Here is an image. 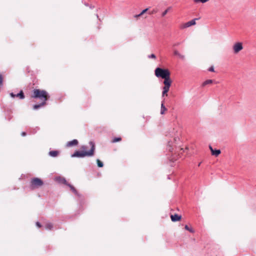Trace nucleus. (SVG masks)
I'll list each match as a JSON object with an SVG mask.
<instances>
[{
	"label": "nucleus",
	"instance_id": "1",
	"mask_svg": "<svg viewBox=\"0 0 256 256\" xmlns=\"http://www.w3.org/2000/svg\"><path fill=\"white\" fill-rule=\"evenodd\" d=\"M168 138L166 149L170 152H172L174 148L180 146L181 141L179 137L180 134L175 133L172 130L170 132L166 134Z\"/></svg>",
	"mask_w": 256,
	"mask_h": 256
},
{
	"label": "nucleus",
	"instance_id": "2",
	"mask_svg": "<svg viewBox=\"0 0 256 256\" xmlns=\"http://www.w3.org/2000/svg\"><path fill=\"white\" fill-rule=\"evenodd\" d=\"M161 79H164L163 84L164 86L162 88V96H167L168 92L172 84V80L170 78V72L168 69L161 68Z\"/></svg>",
	"mask_w": 256,
	"mask_h": 256
},
{
	"label": "nucleus",
	"instance_id": "3",
	"mask_svg": "<svg viewBox=\"0 0 256 256\" xmlns=\"http://www.w3.org/2000/svg\"><path fill=\"white\" fill-rule=\"evenodd\" d=\"M91 146V148L89 151H86V146H82V150L76 151L72 156V157H84L86 156H92L94 154L95 150L94 144L90 142Z\"/></svg>",
	"mask_w": 256,
	"mask_h": 256
},
{
	"label": "nucleus",
	"instance_id": "4",
	"mask_svg": "<svg viewBox=\"0 0 256 256\" xmlns=\"http://www.w3.org/2000/svg\"><path fill=\"white\" fill-rule=\"evenodd\" d=\"M31 97L34 98H39L41 102H45L46 103V102L50 98V96L48 92L45 90L34 89Z\"/></svg>",
	"mask_w": 256,
	"mask_h": 256
},
{
	"label": "nucleus",
	"instance_id": "5",
	"mask_svg": "<svg viewBox=\"0 0 256 256\" xmlns=\"http://www.w3.org/2000/svg\"><path fill=\"white\" fill-rule=\"evenodd\" d=\"M158 10V9H154L152 10H149V8H146L140 14L135 15L134 17L137 20L141 16H143L144 18H147L146 14V12H148V14H153L157 13Z\"/></svg>",
	"mask_w": 256,
	"mask_h": 256
},
{
	"label": "nucleus",
	"instance_id": "6",
	"mask_svg": "<svg viewBox=\"0 0 256 256\" xmlns=\"http://www.w3.org/2000/svg\"><path fill=\"white\" fill-rule=\"evenodd\" d=\"M42 180L38 178H35L31 180L30 188L31 190H34L43 185Z\"/></svg>",
	"mask_w": 256,
	"mask_h": 256
},
{
	"label": "nucleus",
	"instance_id": "7",
	"mask_svg": "<svg viewBox=\"0 0 256 256\" xmlns=\"http://www.w3.org/2000/svg\"><path fill=\"white\" fill-rule=\"evenodd\" d=\"M243 48L242 42H236L233 46V49L235 54L238 53Z\"/></svg>",
	"mask_w": 256,
	"mask_h": 256
},
{
	"label": "nucleus",
	"instance_id": "8",
	"mask_svg": "<svg viewBox=\"0 0 256 256\" xmlns=\"http://www.w3.org/2000/svg\"><path fill=\"white\" fill-rule=\"evenodd\" d=\"M198 20V18H194L182 26V28H185L188 27H190L196 24V20Z\"/></svg>",
	"mask_w": 256,
	"mask_h": 256
},
{
	"label": "nucleus",
	"instance_id": "9",
	"mask_svg": "<svg viewBox=\"0 0 256 256\" xmlns=\"http://www.w3.org/2000/svg\"><path fill=\"white\" fill-rule=\"evenodd\" d=\"M171 220L173 222L179 221L182 218V216L178 214H174L170 216Z\"/></svg>",
	"mask_w": 256,
	"mask_h": 256
},
{
	"label": "nucleus",
	"instance_id": "10",
	"mask_svg": "<svg viewBox=\"0 0 256 256\" xmlns=\"http://www.w3.org/2000/svg\"><path fill=\"white\" fill-rule=\"evenodd\" d=\"M78 144V141L76 140H73L72 141L68 142L66 146L68 147L76 146Z\"/></svg>",
	"mask_w": 256,
	"mask_h": 256
},
{
	"label": "nucleus",
	"instance_id": "11",
	"mask_svg": "<svg viewBox=\"0 0 256 256\" xmlns=\"http://www.w3.org/2000/svg\"><path fill=\"white\" fill-rule=\"evenodd\" d=\"M214 80H205L204 82H202V86L204 87L210 84H212L214 82Z\"/></svg>",
	"mask_w": 256,
	"mask_h": 256
},
{
	"label": "nucleus",
	"instance_id": "12",
	"mask_svg": "<svg viewBox=\"0 0 256 256\" xmlns=\"http://www.w3.org/2000/svg\"><path fill=\"white\" fill-rule=\"evenodd\" d=\"M58 153H59L58 152L57 150H52V151H50L49 152V154L51 156L56 157L58 156Z\"/></svg>",
	"mask_w": 256,
	"mask_h": 256
},
{
	"label": "nucleus",
	"instance_id": "13",
	"mask_svg": "<svg viewBox=\"0 0 256 256\" xmlns=\"http://www.w3.org/2000/svg\"><path fill=\"white\" fill-rule=\"evenodd\" d=\"M46 104L45 102H41V103L38 104H34L33 106V108L34 110H36Z\"/></svg>",
	"mask_w": 256,
	"mask_h": 256
},
{
	"label": "nucleus",
	"instance_id": "14",
	"mask_svg": "<svg viewBox=\"0 0 256 256\" xmlns=\"http://www.w3.org/2000/svg\"><path fill=\"white\" fill-rule=\"evenodd\" d=\"M45 228L47 230H51L53 228V224L52 223L48 222L45 224Z\"/></svg>",
	"mask_w": 256,
	"mask_h": 256
},
{
	"label": "nucleus",
	"instance_id": "15",
	"mask_svg": "<svg viewBox=\"0 0 256 256\" xmlns=\"http://www.w3.org/2000/svg\"><path fill=\"white\" fill-rule=\"evenodd\" d=\"M220 154V150H212V154L213 156H218Z\"/></svg>",
	"mask_w": 256,
	"mask_h": 256
},
{
	"label": "nucleus",
	"instance_id": "16",
	"mask_svg": "<svg viewBox=\"0 0 256 256\" xmlns=\"http://www.w3.org/2000/svg\"><path fill=\"white\" fill-rule=\"evenodd\" d=\"M16 96L19 98L20 99H24V95L22 90H20V92L16 94Z\"/></svg>",
	"mask_w": 256,
	"mask_h": 256
},
{
	"label": "nucleus",
	"instance_id": "17",
	"mask_svg": "<svg viewBox=\"0 0 256 256\" xmlns=\"http://www.w3.org/2000/svg\"><path fill=\"white\" fill-rule=\"evenodd\" d=\"M174 54L178 56L180 58L182 59H184V56L183 55H182L178 50H176L174 51Z\"/></svg>",
	"mask_w": 256,
	"mask_h": 256
},
{
	"label": "nucleus",
	"instance_id": "18",
	"mask_svg": "<svg viewBox=\"0 0 256 256\" xmlns=\"http://www.w3.org/2000/svg\"><path fill=\"white\" fill-rule=\"evenodd\" d=\"M167 110V108L164 106V104H161V114H163Z\"/></svg>",
	"mask_w": 256,
	"mask_h": 256
},
{
	"label": "nucleus",
	"instance_id": "19",
	"mask_svg": "<svg viewBox=\"0 0 256 256\" xmlns=\"http://www.w3.org/2000/svg\"><path fill=\"white\" fill-rule=\"evenodd\" d=\"M171 6H169L166 10L162 14H161V16H164L166 14L172 9Z\"/></svg>",
	"mask_w": 256,
	"mask_h": 256
},
{
	"label": "nucleus",
	"instance_id": "20",
	"mask_svg": "<svg viewBox=\"0 0 256 256\" xmlns=\"http://www.w3.org/2000/svg\"><path fill=\"white\" fill-rule=\"evenodd\" d=\"M155 74L157 77H160V67H158L156 68L155 70Z\"/></svg>",
	"mask_w": 256,
	"mask_h": 256
},
{
	"label": "nucleus",
	"instance_id": "21",
	"mask_svg": "<svg viewBox=\"0 0 256 256\" xmlns=\"http://www.w3.org/2000/svg\"><path fill=\"white\" fill-rule=\"evenodd\" d=\"M121 140H122V138L120 137L115 138L112 139V142L115 143V142H120Z\"/></svg>",
	"mask_w": 256,
	"mask_h": 256
},
{
	"label": "nucleus",
	"instance_id": "22",
	"mask_svg": "<svg viewBox=\"0 0 256 256\" xmlns=\"http://www.w3.org/2000/svg\"><path fill=\"white\" fill-rule=\"evenodd\" d=\"M96 162L98 164V166L100 168H102L104 166V164L102 162H101L100 160L98 159L96 160Z\"/></svg>",
	"mask_w": 256,
	"mask_h": 256
},
{
	"label": "nucleus",
	"instance_id": "23",
	"mask_svg": "<svg viewBox=\"0 0 256 256\" xmlns=\"http://www.w3.org/2000/svg\"><path fill=\"white\" fill-rule=\"evenodd\" d=\"M184 228L187 230H188L190 232H192V233H194V230L192 228H190L188 225H186L185 226H184Z\"/></svg>",
	"mask_w": 256,
	"mask_h": 256
},
{
	"label": "nucleus",
	"instance_id": "24",
	"mask_svg": "<svg viewBox=\"0 0 256 256\" xmlns=\"http://www.w3.org/2000/svg\"><path fill=\"white\" fill-rule=\"evenodd\" d=\"M68 185L70 186V190L74 192V193H76V188L72 185L70 184H68Z\"/></svg>",
	"mask_w": 256,
	"mask_h": 256
},
{
	"label": "nucleus",
	"instance_id": "25",
	"mask_svg": "<svg viewBox=\"0 0 256 256\" xmlns=\"http://www.w3.org/2000/svg\"><path fill=\"white\" fill-rule=\"evenodd\" d=\"M59 179H60V181L61 182H62V183H63L64 184H68L67 182H66V180H65V178H60Z\"/></svg>",
	"mask_w": 256,
	"mask_h": 256
},
{
	"label": "nucleus",
	"instance_id": "26",
	"mask_svg": "<svg viewBox=\"0 0 256 256\" xmlns=\"http://www.w3.org/2000/svg\"><path fill=\"white\" fill-rule=\"evenodd\" d=\"M4 78L2 74H0V86L2 85Z\"/></svg>",
	"mask_w": 256,
	"mask_h": 256
},
{
	"label": "nucleus",
	"instance_id": "27",
	"mask_svg": "<svg viewBox=\"0 0 256 256\" xmlns=\"http://www.w3.org/2000/svg\"><path fill=\"white\" fill-rule=\"evenodd\" d=\"M208 70H209L210 72H214V66H210V67L209 68Z\"/></svg>",
	"mask_w": 256,
	"mask_h": 256
},
{
	"label": "nucleus",
	"instance_id": "28",
	"mask_svg": "<svg viewBox=\"0 0 256 256\" xmlns=\"http://www.w3.org/2000/svg\"><path fill=\"white\" fill-rule=\"evenodd\" d=\"M150 58H156V56L154 54H152L148 56Z\"/></svg>",
	"mask_w": 256,
	"mask_h": 256
},
{
	"label": "nucleus",
	"instance_id": "29",
	"mask_svg": "<svg viewBox=\"0 0 256 256\" xmlns=\"http://www.w3.org/2000/svg\"><path fill=\"white\" fill-rule=\"evenodd\" d=\"M36 225L38 228H41L42 227V224L39 222H36Z\"/></svg>",
	"mask_w": 256,
	"mask_h": 256
},
{
	"label": "nucleus",
	"instance_id": "30",
	"mask_svg": "<svg viewBox=\"0 0 256 256\" xmlns=\"http://www.w3.org/2000/svg\"><path fill=\"white\" fill-rule=\"evenodd\" d=\"M10 96L12 97V98H14L16 96V94H14L13 93H10Z\"/></svg>",
	"mask_w": 256,
	"mask_h": 256
},
{
	"label": "nucleus",
	"instance_id": "31",
	"mask_svg": "<svg viewBox=\"0 0 256 256\" xmlns=\"http://www.w3.org/2000/svg\"><path fill=\"white\" fill-rule=\"evenodd\" d=\"M21 135L23 136H26V132H22V134H21Z\"/></svg>",
	"mask_w": 256,
	"mask_h": 256
},
{
	"label": "nucleus",
	"instance_id": "32",
	"mask_svg": "<svg viewBox=\"0 0 256 256\" xmlns=\"http://www.w3.org/2000/svg\"><path fill=\"white\" fill-rule=\"evenodd\" d=\"M209 148L211 150V152H212V150H214V149L212 148V146H209Z\"/></svg>",
	"mask_w": 256,
	"mask_h": 256
},
{
	"label": "nucleus",
	"instance_id": "33",
	"mask_svg": "<svg viewBox=\"0 0 256 256\" xmlns=\"http://www.w3.org/2000/svg\"><path fill=\"white\" fill-rule=\"evenodd\" d=\"M200 164H201L200 162V163H199V164H198V166H200Z\"/></svg>",
	"mask_w": 256,
	"mask_h": 256
}]
</instances>
